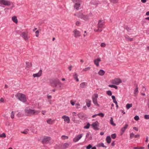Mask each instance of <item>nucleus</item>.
Returning <instances> with one entry per match:
<instances>
[{
    "instance_id": "f257e3e1",
    "label": "nucleus",
    "mask_w": 149,
    "mask_h": 149,
    "mask_svg": "<svg viewBox=\"0 0 149 149\" xmlns=\"http://www.w3.org/2000/svg\"><path fill=\"white\" fill-rule=\"evenodd\" d=\"M49 83L51 86L54 87H56L58 85V87L60 88L61 87L62 83L57 79H51L49 81Z\"/></svg>"
},
{
    "instance_id": "f03ea898",
    "label": "nucleus",
    "mask_w": 149,
    "mask_h": 149,
    "mask_svg": "<svg viewBox=\"0 0 149 149\" xmlns=\"http://www.w3.org/2000/svg\"><path fill=\"white\" fill-rule=\"evenodd\" d=\"M40 112L39 111L30 109L28 108H26L25 109V113L28 116H30L37 115Z\"/></svg>"
},
{
    "instance_id": "7ed1b4c3",
    "label": "nucleus",
    "mask_w": 149,
    "mask_h": 149,
    "mask_svg": "<svg viewBox=\"0 0 149 149\" xmlns=\"http://www.w3.org/2000/svg\"><path fill=\"white\" fill-rule=\"evenodd\" d=\"M104 22L102 20H99L97 24V29H94V31L95 32H101L102 31V29L104 28Z\"/></svg>"
},
{
    "instance_id": "20e7f679",
    "label": "nucleus",
    "mask_w": 149,
    "mask_h": 149,
    "mask_svg": "<svg viewBox=\"0 0 149 149\" xmlns=\"http://www.w3.org/2000/svg\"><path fill=\"white\" fill-rule=\"evenodd\" d=\"M15 97L20 101L25 102L26 101V96L21 93H18L15 95Z\"/></svg>"
},
{
    "instance_id": "39448f33",
    "label": "nucleus",
    "mask_w": 149,
    "mask_h": 149,
    "mask_svg": "<svg viewBox=\"0 0 149 149\" xmlns=\"http://www.w3.org/2000/svg\"><path fill=\"white\" fill-rule=\"evenodd\" d=\"M98 97V95L97 94H95L94 95V97H93L92 100L94 104L98 107H99V104L97 103V98Z\"/></svg>"
},
{
    "instance_id": "423d86ee",
    "label": "nucleus",
    "mask_w": 149,
    "mask_h": 149,
    "mask_svg": "<svg viewBox=\"0 0 149 149\" xmlns=\"http://www.w3.org/2000/svg\"><path fill=\"white\" fill-rule=\"evenodd\" d=\"M77 16L79 18H81L85 20H86L89 19L88 15H85L83 14L82 13H79L77 15Z\"/></svg>"
},
{
    "instance_id": "0eeeda50",
    "label": "nucleus",
    "mask_w": 149,
    "mask_h": 149,
    "mask_svg": "<svg viewBox=\"0 0 149 149\" xmlns=\"http://www.w3.org/2000/svg\"><path fill=\"white\" fill-rule=\"evenodd\" d=\"M99 125V123L97 121H96L95 122L93 123L91 125L93 129L96 130H98L99 129L98 127Z\"/></svg>"
},
{
    "instance_id": "6e6552de",
    "label": "nucleus",
    "mask_w": 149,
    "mask_h": 149,
    "mask_svg": "<svg viewBox=\"0 0 149 149\" xmlns=\"http://www.w3.org/2000/svg\"><path fill=\"white\" fill-rule=\"evenodd\" d=\"M0 4L6 6H9L11 4V2L6 0H0Z\"/></svg>"
},
{
    "instance_id": "1a4fd4ad",
    "label": "nucleus",
    "mask_w": 149,
    "mask_h": 149,
    "mask_svg": "<svg viewBox=\"0 0 149 149\" xmlns=\"http://www.w3.org/2000/svg\"><path fill=\"white\" fill-rule=\"evenodd\" d=\"M122 82L121 80L119 78H116L112 80L111 81V83L116 85H119Z\"/></svg>"
},
{
    "instance_id": "9d476101",
    "label": "nucleus",
    "mask_w": 149,
    "mask_h": 149,
    "mask_svg": "<svg viewBox=\"0 0 149 149\" xmlns=\"http://www.w3.org/2000/svg\"><path fill=\"white\" fill-rule=\"evenodd\" d=\"M22 37L25 40H28L29 39V37L27 33L26 32H23L22 33Z\"/></svg>"
},
{
    "instance_id": "9b49d317",
    "label": "nucleus",
    "mask_w": 149,
    "mask_h": 149,
    "mask_svg": "<svg viewBox=\"0 0 149 149\" xmlns=\"http://www.w3.org/2000/svg\"><path fill=\"white\" fill-rule=\"evenodd\" d=\"M82 134H80L78 135L73 140V141L74 142H76L78 141L82 137Z\"/></svg>"
},
{
    "instance_id": "f8f14e48",
    "label": "nucleus",
    "mask_w": 149,
    "mask_h": 149,
    "mask_svg": "<svg viewBox=\"0 0 149 149\" xmlns=\"http://www.w3.org/2000/svg\"><path fill=\"white\" fill-rule=\"evenodd\" d=\"M81 2H79L76 3H75V4L74 5V8L77 10H78L80 7V3Z\"/></svg>"
},
{
    "instance_id": "ddd939ff",
    "label": "nucleus",
    "mask_w": 149,
    "mask_h": 149,
    "mask_svg": "<svg viewBox=\"0 0 149 149\" xmlns=\"http://www.w3.org/2000/svg\"><path fill=\"white\" fill-rule=\"evenodd\" d=\"M42 70H40L38 73L33 74V76L34 77H39L41 76L42 74Z\"/></svg>"
},
{
    "instance_id": "4468645a",
    "label": "nucleus",
    "mask_w": 149,
    "mask_h": 149,
    "mask_svg": "<svg viewBox=\"0 0 149 149\" xmlns=\"http://www.w3.org/2000/svg\"><path fill=\"white\" fill-rule=\"evenodd\" d=\"M128 125L127 124H126L125 125L124 127H122L121 129V135H122L123 133L125 132L126 129L128 127Z\"/></svg>"
},
{
    "instance_id": "2eb2a0df",
    "label": "nucleus",
    "mask_w": 149,
    "mask_h": 149,
    "mask_svg": "<svg viewBox=\"0 0 149 149\" xmlns=\"http://www.w3.org/2000/svg\"><path fill=\"white\" fill-rule=\"evenodd\" d=\"M50 140V138L49 137H45L44 138L42 141V143L43 144L46 143H47V141Z\"/></svg>"
},
{
    "instance_id": "dca6fc26",
    "label": "nucleus",
    "mask_w": 149,
    "mask_h": 149,
    "mask_svg": "<svg viewBox=\"0 0 149 149\" xmlns=\"http://www.w3.org/2000/svg\"><path fill=\"white\" fill-rule=\"evenodd\" d=\"M62 118L64 119V120L65 122H67V123H70V119L67 116H64L62 117Z\"/></svg>"
},
{
    "instance_id": "f3484780",
    "label": "nucleus",
    "mask_w": 149,
    "mask_h": 149,
    "mask_svg": "<svg viewBox=\"0 0 149 149\" xmlns=\"http://www.w3.org/2000/svg\"><path fill=\"white\" fill-rule=\"evenodd\" d=\"M73 32L74 33V36L75 37H77L80 36V34L79 32L77 31V29H75V30H74Z\"/></svg>"
},
{
    "instance_id": "a211bd4d",
    "label": "nucleus",
    "mask_w": 149,
    "mask_h": 149,
    "mask_svg": "<svg viewBox=\"0 0 149 149\" xmlns=\"http://www.w3.org/2000/svg\"><path fill=\"white\" fill-rule=\"evenodd\" d=\"M101 61V59L100 58H98L97 59H95L94 61V63L98 67L99 66V63Z\"/></svg>"
},
{
    "instance_id": "6ab92c4d",
    "label": "nucleus",
    "mask_w": 149,
    "mask_h": 149,
    "mask_svg": "<svg viewBox=\"0 0 149 149\" xmlns=\"http://www.w3.org/2000/svg\"><path fill=\"white\" fill-rule=\"evenodd\" d=\"M86 103L87 107H89L91 106V101L90 100L87 99L86 100Z\"/></svg>"
},
{
    "instance_id": "aec40b11",
    "label": "nucleus",
    "mask_w": 149,
    "mask_h": 149,
    "mask_svg": "<svg viewBox=\"0 0 149 149\" xmlns=\"http://www.w3.org/2000/svg\"><path fill=\"white\" fill-rule=\"evenodd\" d=\"M79 117L80 118H82L85 116V114L83 113H80L78 114Z\"/></svg>"
},
{
    "instance_id": "412c9836",
    "label": "nucleus",
    "mask_w": 149,
    "mask_h": 149,
    "mask_svg": "<svg viewBox=\"0 0 149 149\" xmlns=\"http://www.w3.org/2000/svg\"><path fill=\"white\" fill-rule=\"evenodd\" d=\"M87 85V83L86 82H83L80 84V88H84Z\"/></svg>"
},
{
    "instance_id": "4be33fe9",
    "label": "nucleus",
    "mask_w": 149,
    "mask_h": 149,
    "mask_svg": "<svg viewBox=\"0 0 149 149\" xmlns=\"http://www.w3.org/2000/svg\"><path fill=\"white\" fill-rule=\"evenodd\" d=\"M54 122V120H52L51 119H49L47 120V123L49 124H52Z\"/></svg>"
},
{
    "instance_id": "5701e85b",
    "label": "nucleus",
    "mask_w": 149,
    "mask_h": 149,
    "mask_svg": "<svg viewBox=\"0 0 149 149\" xmlns=\"http://www.w3.org/2000/svg\"><path fill=\"white\" fill-rule=\"evenodd\" d=\"M105 73V72L102 70H100L98 72V74L99 75L101 76H102Z\"/></svg>"
},
{
    "instance_id": "b1692460",
    "label": "nucleus",
    "mask_w": 149,
    "mask_h": 149,
    "mask_svg": "<svg viewBox=\"0 0 149 149\" xmlns=\"http://www.w3.org/2000/svg\"><path fill=\"white\" fill-rule=\"evenodd\" d=\"M12 20L15 23H17L18 21L16 16H14L12 17Z\"/></svg>"
},
{
    "instance_id": "393cba45",
    "label": "nucleus",
    "mask_w": 149,
    "mask_h": 149,
    "mask_svg": "<svg viewBox=\"0 0 149 149\" xmlns=\"http://www.w3.org/2000/svg\"><path fill=\"white\" fill-rule=\"evenodd\" d=\"M111 139L110 136H108L106 138V141L108 143H110L111 142Z\"/></svg>"
},
{
    "instance_id": "a878e982",
    "label": "nucleus",
    "mask_w": 149,
    "mask_h": 149,
    "mask_svg": "<svg viewBox=\"0 0 149 149\" xmlns=\"http://www.w3.org/2000/svg\"><path fill=\"white\" fill-rule=\"evenodd\" d=\"M73 77L74 79H75L77 81H79V80L78 78V76L77 73H75V74L73 75Z\"/></svg>"
},
{
    "instance_id": "bb28decb",
    "label": "nucleus",
    "mask_w": 149,
    "mask_h": 149,
    "mask_svg": "<svg viewBox=\"0 0 149 149\" xmlns=\"http://www.w3.org/2000/svg\"><path fill=\"white\" fill-rule=\"evenodd\" d=\"M136 88L134 91V94L135 95H137L138 93V86L137 85H136Z\"/></svg>"
},
{
    "instance_id": "cd10ccee",
    "label": "nucleus",
    "mask_w": 149,
    "mask_h": 149,
    "mask_svg": "<svg viewBox=\"0 0 149 149\" xmlns=\"http://www.w3.org/2000/svg\"><path fill=\"white\" fill-rule=\"evenodd\" d=\"M125 37L126 38V39L128 40V41H132L133 40V38H130L127 35H126L125 36Z\"/></svg>"
},
{
    "instance_id": "c85d7f7f",
    "label": "nucleus",
    "mask_w": 149,
    "mask_h": 149,
    "mask_svg": "<svg viewBox=\"0 0 149 149\" xmlns=\"http://www.w3.org/2000/svg\"><path fill=\"white\" fill-rule=\"evenodd\" d=\"M110 123L111 125H113V126H115L116 125V124L113 123V118L112 117L111 118V119L110 120Z\"/></svg>"
},
{
    "instance_id": "c756f323",
    "label": "nucleus",
    "mask_w": 149,
    "mask_h": 149,
    "mask_svg": "<svg viewBox=\"0 0 149 149\" xmlns=\"http://www.w3.org/2000/svg\"><path fill=\"white\" fill-rule=\"evenodd\" d=\"M70 144L68 143H65L63 145V147L65 148H68Z\"/></svg>"
},
{
    "instance_id": "7c9ffc66",
    "label": "nucleus",
    "mask_w": 149,
    "mask_h": 149,
    "mask_svg": "<svg viewBox=\"0 0 149 149\" xmlns=\"http://www.w3.org/2000/svg\"><path fill=\"white\" fill-rule=\"evenodd\" d=\"M32 66V64L31 63L26 62V67L29 68Z\"/></svg>"
},
{
    "instance_id": "2f4dec72",
    "label": "nucleus",
    "mask_w": 149,
    "mask_h": 149,
    "mask_svg": "<svg viewBox=\"0 0 149 149\" xmlns=\"http://www.w3.org/2000/svg\"><path fill=\"white\" fill-rule=\"evenodd\" d=\"M91 4L97 5L99 4V2L97 1H93L91 2Z\"/></svg>"
},
{
    "instance_id": "473e14b6",
    "label": "nucleus",
    "mask_w": 149,
    "mask_h": 149,
    "mask_svg": "<svg viewBox=\"0 0 149 149\" xmlns=\"http://www.w3.org/2000/svg\"><path fill=\"white\" fill-rule=\"evenodd\" d=\"M98 146L100 147H102L105 148H107V147L104 146V144L103 143H101L98 144Z\"/></svg>"
},
{
    "instance_id": "72a5a7b5",
    "label": "nucleus",
    "mask_w": 149,
    "mask_h": 149,
    "mask_svg": "<svg viewBox=\"0 0 149 149\" xmlns=\"http://www.w3.org/2000/svg\"><path fill=\"white\" fill-rule=\"evenodd\" d=\"M132 104H127L126 105V107L127 109H129L130 108L132 107Z\"/></svg>"
},
{
    "instance_id": "f704fd0d",
    "label": "nucleus",
    "mask_w": 149,
    "mask_h": 149,
    "mask_svg": "<svg viewBox=\"0 0 149 149\" xmlns=\"http://www.w3.org/2000/svg\"><path fill=\"white\" fill-rule=\"evenodd\" d=\"M109 87H111V88H115L116 89H118V86H116L115 85H109Z\"/></svg>"
},
{
    "instance_id": "c9c22d12",
    "label": "nucleus",
    "mask_w": 149,
    "mask_h": 149,
    "mask_svg": "<svg viewBox=\"0 0 149 149\" xmlns=\"http://www.w3.org/2000/svg\"><path fill=\"white\" fill-rule=\"evenodd\" d=\"M68 138V136L65 135H62L61 137V138L63 140L67 139Z\"/></svg>"
},
{
    "instance_id": "e433bc0d",
    "label": "nucleus",
    "mask_w": 149,
    "mask_h": 149,
    "mask_svg": "<svg viewBox=\"0 0 149 149\" xmlns=\"http://www.w3.org/2000/svg\"><path fill=\"white\" fill-rule=\"evenodd\" d=\"M90 124L89 123H88L84 127V128L86 129H88L89 128Z\"/></svg>"
},
{
    "instance_id": "4c0bfd02",
    "label": "nucleus",
    "mask_w": 149,
    "mask_h": 149,
    "mask_svg": "<svg viewBox=\"0 0 149 149\" xmlns=\"http://www.w3.org/2000/svg\"><path fill=\"white\" fill-rule=\"evenodd\" d=\"M107 94L111 96L112 95V92L110 91H108L106 92Z\"/></svg>"
},
{
    "instance_id": "58836bf2",
    "label": "nucleus",
    "mask_w": 149,
    "mask_h": 149,
    "mask_svg": "<svg viewBox=\"0 0 149 149\" xmlns=\"http://www.w3.org/2000/svg\"><path fill=\"white\" fill-rule=\"evenodd\" d=\"M90 69H91V67H88L87 68H84V69L82 71H84V72H86L87 70H90Z\"/></svg>"
},
{
    "instance_id": "ea45409f",
    "label": "nucleus",
    "mask_w": 149,
    "mask_h": 149,
    "mask_svg": "<svg viewBox=\"0 0 149 149\" xmlns=\"http://www.w3.org/2000/svg\"><path fill=\"white\" fill-rule=\"evenodd\" d=\"M6 136V134L3 133L1 134H0V137L2 138H5Z\"/></svg>"
},
{
    "instance_id": "a19ab883",
    "label": "nucleus",
    "mask_w": 149,
    "mask_h": 149,
    "mask_svg": "<svg viewBox=\"0 0 149 149\" xmlns=\"http://www.w3.org/2000/svg\"><path fill=\"white\" fill-rule=\"evenodd\" d=\"M111 137L113 139H115L116 137V135L115 134H113L111 135Z\"/></svg>"
},
{
    "instance_id": "79ce46f5",
    "label": "nucleus",
    "mask_w": 149,
    "mask_h": 149,
    "mask_svg": "<svg viewBox=\"0 0 149 149\" xmlns=\"http://www.w3.org/2000/svg\"><path fill=\"white\" fill-rule=\"evenodd\" d=\"M74 3H76L79 2H81V0H71Z\"/></svg>"
},
{
    "instance_id": "37998d69",
    "label": "nucleus",
    "mask_w": 149,
    "mask_h": 149,
    "mask_svg": "<svg viewBox=\"0 0 149 149\" xmlns=\"http://www.w3.org/2000/svg\"><path fill=\"white\" fill-rule=\"evenodd\" d=\"M14 116V114L13 111H12L11 113V117L12 118H13Z\"/></svg>"
},
{
    "instance_id": "c03bdc74",
    "label": "nucleus",
    "mask_w": 149,
    "mask_h": 149,
    "mask_svg": "<svg viewBox=\"0 0 149 149\" xmlns=\"http://www.w3.org/2000/svg\"><path fill=\"white\" fill-rule=\"evenodd\" d=\"M97 116H100L102 117H103L104 116V114L102 113H98V114H97Z\"/></svg>"
},
{
    "instance_id": "a18cd8bd",
    "label": "nucleus",
    "mask_w": 149,
    "mask_h": 149,
    "mask_svg": "<svg viewBox=\"0 0 149 149\" xmlns=\"http://www.w3.org/2000/svg\"><path fill=\"white\" fill-rule=\"evenodd\" d=\"M134 119L135 120L137 121L139 120V117L138 116H136L134 117Z\"/></svg>"
},
{
    "instance_id": "49530a36",
    "label": "nucleus",
    "mask_w": 149,
    "mask_h": 149,
    "mask_svg": "<svg viewBox=\"0 0 149 149\" xmlns=\"http://www.w3.org/2000/svg\"><path fill=\"white\" fill-rule=\"evenodd\" d=\"M144 118L146 119H149V115H145L144 116Z\"/></svg>"
},
{
    "instance_id": "de8ad7c7",
    "label": "nucleus",
    "mask_w": 149,
    "mask_h": 149,
    "mask_svg": "<svg viewBox=\"0 0 149 149\" xmlns=\"http://www.w3.org/2000/svg\"><path fill=\"white\" fill-rule=\"evenodd\" d=\"M36 36L37 37H38L39 36V32L38 30L36 31L35 32Z\"/></svg>"
},
{
    "instance_id": "09e8293b",
    "label": "nucleus",
    "mask_w": 149,
    "mask_h": 149,
    "mask_svg": "<svg viewBox=\"0 0 149 149\" xmlns=\"http://www.w3.org/2000/svg\"><path fill=\"white\" fill-rule=\"evenodd\" d=\"M92 147V146L91 144H89L86 146V148L87 149H90Z\"/></svg>"
},
{
    "instance_id": "8fccbe9b",
    "label": "nucleus",
    "mask_w": 149,
    "mask_h": 149,
    "mask_svg": "<svg viewBox=\"0 0 149 149\" xmlns=\"http://www.w3.org/2000/svg\"><path fill=\"white\" fill-rule=\"evenodd\" d=\"M106 44L104 43H101L100 46L102 47H105L106 46Z\"/></svg>"
},
{
    "instance_id": "3c124183",
    "label": "nucleus",
    "mask_w": 149,
    "mask_h": 149,
    "mask_svg": "<svg viewBox=\"0 0 149 149\" xmlns=\"http://www.w3.org/2000/svg\"><path fill=\"white\" fill-rule=\"evenodd\" d=\"M10 9V8H6L4 9V10L6 13L8 12V10Z\"/></svg>"
},
{
    "instance_id": "603ef678",
    "label": "nucleus",
    "mask_w": 149,
    "mask_h": 149,
    "mask_svg": "<svg viewBox=\"0 0 149 149\" xmlns=\"http://www.w3.org/2000/svg\"><path fill=\"white\" fill-rule=\"evenodd\" d=\"M134 134L133 133H131L130 134V137L131 138H132L134 136Z\"/></svg>"
},
{
    "instance_id": "864d4df0",
    "label": "nucleus",
    "mask_w": 149,
    "mask_h": 149,
    "mask_svg": "<svg viewBox=\"0 0 149 149\" xmlns=\"http://www.w3.org/2000/svg\"><path fill=\"white\" fill-rule=\"evenodd\" d=\"M111 2L113 3H116L118 1V0H111Z\"/></svg>"
},
{
    "instance_id": "5fc2aeb1",
    "label": "nucleus",
    "mask_w": 149,
    "mask_h": 149,
    "mask_svg": "<svg viewBox=\"0 0 149 149\" xmlns=\"http://www.w3.org/2000/svg\"><path fill=\"white\" fill-rule=\"evenodd\" d=\"M70 103L73 106L75 104V102H73L72 100H71Z\"/></svg>"
},
{
    "instance_id": "6e6d98bb",
    "label": "nucleus",
    "mask_w": 149,
    "mask_h": 149,
    "mask_svg": "<svg viewBox=\"0 0 149 149\" xmlns=\"http://www.w3.org/2000/svg\"><path fill=\"white\" fill-rule=\"evenodd\" d=\"M21 132L23 134H26L28 133V132L26 130H25L24 131L22 132Z\"/></svg>"
},
{
    "instance_id": "4d7b16f0",
    "label": "nucleus",
    "mask_w": 149,
    "mask_h": 149,
    "mask_svg": "<svg viewBox=\"0 0 149 149\" xmlns=\"http://www.w3.org/2000/svg\"><path fill=\"white\" fill-rule=\"evenodd\" d=\"M142 90L143 91H146V88L144 86H143Z\"/></svg>"
},
{
    "instance_id": "13d9d810",
    "label": "nucleus",
    "mask_w": 149,
    "mask_h": 149,
    "mask_svg": "<svg viewBox=\"0 0 149 149\" xmlns=\"http://www.w3.org/2000/svg\"><path fill=\"white\" fill-rule=\"evenodd\" d=\"M80 24V22L79 21H77L76 23V25L77 26H79Z\"/></svg>"
},
{
    "instance_id": "bf43d9fd",
    "label": "nucleus",
    "mask_w": 149,
    "mask_h": 149,
    "mask_svg": "<svg viewBox=\"0 0 149 149\" xmlns=\"http://www.w3.org/2000/svg\"><path fill=\"white\" fill-rule=\"evenodd\" d=\"M113 100V101H115L116 100V97H115L113 95H112L111 96Z\"/></svg>"
},
{
    "instance_id": "052dcab7",
    "label": "nucleus",
    "mask_w": 149,
    "mask_h": 149,
    "mask_svg": "<svg viewBox=\"0 0 149 149\" xmlns=\"http://www.w3.org/2000/svg\"><path fill=\"white\" fill-rule=\"evenodd\" d=\"M125 28L128 31H129L130 30H131V29L128 27H127Z\"/></svg>"
},
{
    "instance_id": "680f3d73",
    "label": "nucleus",
    "mask_w": 149,
    "mask_h": 149,
    "mask_svg": "<svg viewBox=\"0 0 149 149\" xmlns=\"http://www.w3.org/2000/svg\"><path fill=\"white\" fill-rule=\"evenodd\" d=\"M139 136H140L139 134H136L134 136V137L135 138H138L139 137Z\"/></svg>"
},
{
    "instance_id": "e2e57ef3",
    "label": "nucleus",
    "mask_w": 149,
    "mask_h": 149,
    "mask_svg": "<svg viewBox=\"0 0 149 149\" xmlns=\"http://www.w3.org/2000/svg\"><path fill=\"white\" fill-rule=\"evenodd\" d=\"M0 102H4V100L3 99V98H1L0 99Z\"/></svg>"
},
{
    "instance_id": "0e129e2a",
    "label": "nucleus",
    "mask_w": 149,
    "mask_h": 149,
    "mask_svg": "<svg viewBox=\"0 0 149 149\" xmlns=\"http://www.w3.org/2000/svg\"><path fill=\"white\" fill-rule=\"evenodd\" d=\"M141 1L143 3H145L146 2V0H141Z\"/></svg>"
},
{
    "instance_id": "69168bd1",
    "label": "nucleus",
    "mask_w": 149,
    "mask_h": 149,
    "mask_svg": "<svg viewBox=\"0 0 149 149\" xmlns=\"http://www.w3.org/2000/svg\"><path fill=\"white\" fill-rule=\"evenodd\" d=\"M147 104L149 109V99L148 100Z\"/></svg>"
},
{
    "instance_id": "338daca9",
    "label": "nucleus",
    "mask_w": 149,
    "mask_h": 149,
    "mask_svg": "<svg viewBox=\"0 0 149 149\" xmlns=\"http://www.w3.org/2000/svg\"><path fill=\"white\" fill-rule=\"evenodd\" d=\"M72 68V66L71 65H70L68 69L70 71H71V70Z\"/></svg>"
},
{
    "instance_id": "774afa93",
    "label": "nucleus",
    "mask_w": 149,
    "mask_h": 149,
    "mask_svg": "<svg viewBox=\"0 0 149 149\" xmlns=\"http://www.w3.org/2000/svg\"><path fill=\"white\" fill-rule=\"evenodd\" d=\"M86 108H87V107H86V106H84L83 107L82 109L84 110H85L86 109Z\"/></svg>"
}]
</instances>
